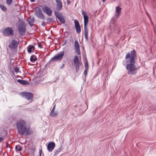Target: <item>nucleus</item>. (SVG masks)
I'll use <instances>...</instances> for the list:
<instances>
[{
	"label": "nucleus",
	"instance_id": "f257e3e1",
	"mask_svg": "<svg viewBox=\"0 0 156 156\" xmlns=\"http://www.w3.org/2000/svg\"><path fill=\"white\" fill-rule=\"evenodd\" d=\"M136 52L135 50L131 51L127 53L125 57L126 63V69L129 74H134L137 72V68L135 65L136 59Z\"/></svg>",
	"mask_w": 156,
	"mask_h": 156
},
{
	"label": "nucleus",
	"instance_id": "f03ea898",
	"mask_svg": "<svg viewBox=\"0 0 156 156\" xmlns=\"http://www.w3.org/2000/svg\"><path fill=\"white\" fill-rule=\"evenodd\" d=\"M18 133L21 135L27 136L30 134L29 128L27 127L26 123L23 120H21L16 123Z\"/></svg>",
	"mask_w": 156,
	"mask_h": 156
},
{
	"label": "nucleus",
	"instance_id": "7ed1b4c3",
	"mask_svg": "<svg viewBox=\"0 0 156 156\" xmlns=\"http://www.w3.org/2000/svg\"><path fill=\"white\" fill-rule=\"evenodd\" d=\"M82 14L83 16L84 21V32L85 39L87 41H88V30L87 28L86 25L88 23V18L86 14V13L83 10L82 11Z\"/></svg>",
	"mask_w": 156,
	"mask_h": 156
},
{
	"label": "nucleus",
	"instance_id": "20e7f679",
	"mask_svg": "<svg viewBox=\"0 0 156 156\" xmlns=\"http://www.w3.org/2000/svg\"><path fill=\"white\" fill-rule=\"evenodd\" d=\"M18 30L19 34L21 35H24L26 32V25L24 22H20L18 25Z\"/></svg>",
	"mask_w": 156,
	"mask_h": 156
},
{
	"label": "nucleus",
	"instance_id": "39448f33",
	"mask_svg": "<svg viewBox=\"0 0 156 156\" xmlns=\"http://www.w3.org/2000/svg\"><path fill=\"white\" fill-rule=\"evenodd\" d=\"M22 97L27 99L28 100H30V101L29 102L30 103L32 101L31 100L33 97V94L30 92H21L20 94Z\"/></svg>",
	"mask_w": 156,
	"mask_h": 156
},
{
	"label": "nucleus",
	"instance_id": "423d86ee",
	"mask_svg": "<svg viewBox=\"0 0 156 156\" xmlns=\"http://www.w3.org/2000/svg\"><path fill=\"white\" fill-rule=\"evenodd\" d=\"M64 55V51H62L56 55L54 57L52 58L50 61H58L61 60Z\"/></svg>",
	"mask_w": 156,
	"mask_h": 156
},
{
	"label": "nucleus",
	"instance_id": "0eeeda50",
	"mask_svg": "<svg viewBox=\"0 0 156 156\" xmlns=\"http://www.w3.org/2000/svg\"><path fill=\"white\" fill-rule=\"evenodd\" d=\"M35 14L38 18L43 20L45 19V16L43 14L41 10L40 9H38L35 10Z\"/></svg>",
	"mask_w": 156,
	"mask_h": 156
},
{
	"label": "nucleus",
	"instance_id": "6e6552de",
	"mask_svg": "<svg viewBox=\"0 0 156 156\" xmlns=\"http://www.w3.org/2000/svg\"><path fill=\"white\" fill-rule=\"evenodd\" d=\"M74 65L75 66V69L76 72H78L79 69V67L81 65V63L80 62L78 57L76 55L73 60Z\"/></svg>",
	"mask_w": 156,
	"mask_h": 156
},
{
	"label": "nucleus",
	"instance_id": "1a4fd4ad",
	"mask_svg": "<svg viewBox=\"0 0 156 156\" xmlns=\"http://www.w3.org/2000/svg\"><path fill=\"white\" fill-rule=\"evenodd\" d=\"M3 34L5 36H8L10 35H13L14 32L11 27H8L4 30Z\"/></svg>",
	"mask_w": 156,
	"mask_h": 156
},
{
	"label": "nucleus",
	"instance_id": "9d476101",
	"mask_svg": "<svg viewBox=\"0 0 156 156\" xmlns=\"http://www.w3.org/2000/svg\"><path fill=\"white\" fill-rule=\"evenodd\" d=\"M19 42L15 40H12L9 44V47L11 49H15L17 48Z\"/></svg>",
	"mask_w": 156,
	"mask_h": 156
},
{
	"label": "nucleus",
	"instance_id": "9b49d317",
	"mask_svg": "<svg viewBox=\"0 0 156 156\" xmlns=\"http://www.w3.org/2000/svg\"><path fill=\"white\" fill-rule=\"evenodd\" d=\"M55 14L56 17L58 18L61 22L63 23H65V19L61 14L55 11Z\"/></svg>",
	"mask_w": 156,
	"mask_h": 156
},
{
	"label": "nucleus",
	"instance_id": "f8f14e48",
	"mask_svg": "<svg viewBox=\"0 0 156 156\" xmlns=\"http://www.w3.org/2000/svg\"><path fill=\"white\" fill-rule=\"evenodd\" d=\"M43 11L46 13L48 16H51L52 14V11L47 6H45L42 8Z\"/></svg>",
	"mask_w": 156,
	"mask_h": 156
},
{
	"label": "nucleus",
	"instance_id": "ddd939ff",
	"mask_svg": "<svg viewBox=\"0 0 156 156\" xmlns=\"http://www.w3.org/2000/svg\"><path fill=\"white\" fill-rule=\"evenodd\" d=\"M74 48L76 53L78 55H79L80 54V46L77 40H76L75 42Z\"/></svg>",
	"mask_w": 156,
	"mask_h": 156
},
{
	"label": "nucleus",
	"instance_id": "4468645a",
	"mask_svg": "<svg viewBox=\"0 0 156 156\" xmlns=\"http://www.w3.org/2000/svg\"><path fill=\"white\" fill-rule=\"evenodd\" d=\"M56 2V9L59 11L61 10L62 7V4L61 0H55Z\"/></svg>",
	"mask_w": 156,
	"mask_h": 156
},
{
	"label": "nucleus",
	"instance_id": "2eb2a0df",
	"mask_svg": "<svg viewBox=\"0 0 156 156\" xmlns=\"http://www.w3.org/2000/svg\"><path fill=\"white\" fill-rule=\"evenodd\" d=\"M55 147V144L53 142L49 143L47 146V149L49 152L51 151Z\"/></svg>",
	"mask_w": 156,
	"mask_h": 156
},
{
	"label": "nucleus",
	"instance_id": "dca6fc26",
	"mask_svg": "<svg viewBox=\"0 0 156 156\" xmlns=\"http://www.w3.org/2000/svg\"><path fill=\"white\" fill-rule=\"evenodd\" d=\"M121 8L119 6H116L115 7V16L118 17L119 15L121 13Z\"/></svg>",
	"mask_w": 156,
	"mask_h": 156
},
{
	"label": "nucleus",
	"instance_id": "f3484780",
	"mask_svg": "<svg viewBox=\"0 0 156 156\" xmlns=\"http://www.w3.org/2000/svg\"><path fill=\"white\" fill-rule=\"evenodd\" d=\"M58 114V111L52 112V111H51L50 113V115L51 117H55L57 116Z\"/></svg>",
	"mask_w": 156,
	"mask_h": 156
},
{
	"label": "nucleus",
	"instance_id": "a211bd4d",
	"mask_svg": "<svg viewBox=\"0 0 156 156\" xmlns=\"http://www.w3.org/2000/svg\"><path fill=\"white\" fill-rule=\"evenodd\" d=\"M34 21L35 19L34 18L30 19L28 20V23L31 27L33 25V23H34Z\"/></svg>",
	"mask_w": 156,
	"mask_h": 156
},
{
	"label": "nucleus",
	"instance_id": "6ab92c4d",
	"mask_svg": "<svg viewBox=\"0 0 156 156\" xmlns=\"http://www.w3.org/2000/svg\"><path fill=\"white\" fill-rule=\"evenodd\" d=\"M17 81L21 84L24 85L28 84V82L25 80H17Z\"/></svg>",
	"mask_w": 156,
	"mask_h": 156
},
{
	"label": "nucleus",
	"instance_id": "aec40b11",
	"mask_svg": "<svg viewBox=\"0 0 156 156\" xmlns=\"http://www.w3.org/2000/svg\"><path fill=\"white\" fill-rule=\"evenodd\" d=\"M34 48V46L33 45H29L28 46L27 49V52L28 53H31L32 51V49Z\"/></svg>",
	"mask_w": 156,
	"mask_h": 156
},
{
	"label": "nucleus",
	"instance_id": "412c9836",
	"mask_svg": "<svg viewBox=\"0 0 156 156\" xmlns=\"http://www.w3.org/2000/svg\"><path fill=\"white\" fill-rule=\"evenodd\" d=\"M37 59L35 55H32L30 57V61L32 62H34L37 60Z\"/></svg>",
	"mask_w": 156,
	"mask_h": 156
},
{
	"label": "nucleus",
	"instance_id": "4be33fe9",
	"mask_svg": "<svg viewBox=\"0 0 156 156\" xmlns=\"http://www.w3.org/2000/svg\"><path fill=\"white\" fill-rule=\"evenodd\" d=\"M75 28L76 29V33L77 34H79L80 32L81 31L80 26L75 27Z\"/></svg>",
	"mask_w": 156,
	"mask_h": 156
},
{
	"label": "nucleus",
	"instance_id": "5701e85b",
	"mask_svg": "<svg viewBox=\"0 0 156 156\" xmlns=\"http://www.w3.org/2000/svg\"><path fill=\"white\" fill-rule=\"evenodd\" d=\"M14 71L16 74L18 73H20V71L19 68L17 66H16L14 67Z\"/></svg>",
	"mask_w": 156,
	"mask_h": 156
},
{
	"label": "nucleus",
	"instance_id": "b1692460",
	"mask_svg": "<svg viewBox=\"0 0 156 156\" xmlns=\"http://www.w3.org/2000/svg\"><path fill=\"white\" fill-rule=\"evenodd\" d=\"M0 8L4 11H6L7 9L6 7L0 4Z\"/></svg>",
	"mask_w": 156,
	"mask_h": 156
},
{
	"label": "nucleus",
	"instance_id": "393cba45",
	"mask_svg": "<svg viewBox=\"0 0 156 156\" xmlns=\"http://www.w3.org/2000/svg\"><path fill=\"white\" fill-rule=\"evenodd\" d=\"M74 24L75 27L80 26L79 22L77 20H74Z\"/></svg>",
	"mask_w": 156,
	"mask_h": 156
},
{
	"label": "nucleus",
	"instance_id": "a878e982",
	"mask_svg": "<svg viewBox=\"0 0 156 156\" xmlns=\"http://www.w3.org/2000/svg\"><path fill=\"white\" fill-rule=\"evenodd\" d=\"M15 148L16 150L19 151H21L22 149V147H21L20 146L18 147L17 146H15Z\"/></svg>",
	"mask_w": 156,
	"mask_h": 156
},
{
	"label": "nucleus",
	"instance_id": "bb28decb",
	"mask_svg": "<svg viewBox=\"0 0 156 156\" xmlns=\"http://www.w3.org/2000/svg\"><path fill=\"white\" fill-rule=\"evenodd\" d=\"M13 0H6V4L10 5L11 4Z\"/></svg>",
	"mask_w": 156,
	"mask_h": 156
},
{
	"label": "nucleus",
	"instance_id": "cd10ccee",
	"mask_svg": "<svg viewBox=\"0 0 156 156\" xmlns=\"http://www.w3.org/2000/svg\"><path fill=\"white\" fill-rule=\"evenodd\" d=\"M88 71V69H85L84 70V75L85 77H86L87 74V72Z\"/></svg>",
	"mask_w": 156,
	"mask_h": 156
},
{
	"label": "nucleus",
	"instance_id": "c85d7f7f",
	"mask_svg": "<svg viewBox=\"0 0 156 156\" xmlns=\"http://www.w3.org/2000/svg\"><path fill=\"white\" fill-rule=\"evenodd\" d=\"M84 65L85 66V69H88V65L87 62H86L84 63Z\"/></svg>",
	"mask_w": 156,
	"mask_h": 156
},
{
	"label": "nucleus",
	"instance_id": "c756f323",
	"mask_svg": "<svg viewBox=\"0 0 156 156\" xmlns=\"http://www.w3.org/2000/svg\"><path fill=\"white\" fill-rule=\"evenodd\" d=\"M51 20H52V19L51 18H47V20L48 22L49 23H50L51 22Z\"/></svg>",
	"mask_w": 156,
	"mask_h": 156
},
{
	"label": "nucleus",
	"instance_id": "7c9ffc66",
	"mask_svg": "<svg viewBox=\"0 0 156 156\" xmlns=\"http://www.w3.org/2000/svg\"><path fill=\"white\" fill-rule=\"evenodd\" d=\"M42 152V150L40 149L39 150V156H41Z\"/></svg>",
	"mask_w": 156,
	"mask_h": 156
},
{
	"label": "nucleus",
	"instance_id": "2f4dec72",
	"mask_svg": "<svg viewBox=\"0 0 156 156\" xmlns=\"http://www.w3.org/2000/svg\"><path fill=\"white\" fill-rule=\"evenodd\" d=\"M45 22L44 21H43L42 22V24H41V25L43 26V27H45Z\"/></svg>",
	"mask_w": 156,
	"mask_h": 156
},
{
	"label": "nucleus",
	"instance_id": "473e14b6",
	"mask_svg": "<svg viewBox=\"0 0 156 156\" xmlns=\"http://www.w3.org/2000/svg\"><path fill=\"white\" fill-rule=\"evenodd\" d=\"M64 64H62V65L60 67V69H62L64 67Z\"/></svg>",
	"mask_w": 156,
	"mask_h": 156
},
{
	"label": "nucleus",
	"instance_id": "72a5a7b5",
	"mask_svg": "<svg viewBox=\"0 0 156 156\" xmlns=\"http://www.w3.org/2000/svg\"><path fill=\"white\" fill-rule=\"evenodd\" d=\"M62 150L61 149V148H59L57 150V151L58 152H59L61 150Z\"/></svg>",
	"mask_w": 156,
	"mask_h": 156
},
{
	"label": "nucleus",
	"instance_id": "f704fd0d",
	"mask_svg": "<svg viewBox=\"0 0 156 156\" xmlns=\"http://www.w3.org/2000/svg\"><path fill=\"white\" fill-rule=\"evenodd\" d=\"M3 138L2 137H0V143L3 140Z\"/></svg>",
	"mask_w": 156,
	"mask_h": 156
},
{
	"label": "nucleus",
	"instance_id": "c9c22d12",
	"mask_svg": "<svg viewBox=\"0 0 156 156\" xmlns=\"http://www.w3.org/2000/svg\"><path fill=\"white\" fill-rule=\"evenodd\" d=\"M70 3V1L69 0H67V3L68 4H69Z\"/></svg>",
	"mask_w": 156,
	"mask_h": 156
},
{
	"label": "nucleus",
	"instance_id": "e433bc0d",
	"mask_svg": "<svg viewBox=\"0 0 156 156\" xmlns=\"http://www.w3.org/2000/svg\"><path fill=\"white\" fill-rule=\"evenodd\" d=\"M38 46L39 47H40L41 48H42V46H41V44H38Z\"/></svg>",
	"mask_w": 156,
	"mask_h": 156
},
{
	"label": "nucleus",
	"instance_id": "4c0bfd02",
	"mask_svg": "<svg viewBox=\"0 0 156 156\" xmlns=\"http://www.w3.org/2000/svg\"><path fill=\"white\" fill-rule=\"evenodd\" d=\"M30 1H31V2H35V0H30Z\"/></svg>",
	"mask_w": 156,
	"mask_h": 156
},
{
	"label": "nucleus",
	"instance_id": "58836bf2",
	"mask_svg": "<svg viewBox=\"0 0 156 156\" xmlns=\"http://www.w3.org/2000/svg\"><path fill=\"white\" fill-rule=\"evenodd\" d=\"M12 72L13 75H15V73L13 71H12Z\"/></svg>",
	"mask_w": 156,
	"mask_h": 156
},
{
	"label": "nucleus",
	"instance_id": "ea45409f",
	"mask_svg": "<svg viewBox=\"0 0 156 156\" xmlns=\"http://www.w3.org/2000/svg\"><path fill=\"white\" fill-rule=\"evenodd\" d=\"M54 108H53L51 110V111H52V112H54Z\"/></svg>",
	"mask_w": 156,
	"mask_h": 156
},
{
	"label": "nucleus",
	"instance_id": "a19ab883",
	"mask_svg": "<svg viewBox=\"0 0 156 156\" xmlns=\"http://www.w3.org/2000/svg\"><path fill=\"white\" fill-rule=\"evenodd\" d=\"M55 105H54V106H53V108L55 109Z\"/></svg>",
	"mask_w": 156,
	"mask_h": 156
},
{
	"label": "nucleus",
	"instance_id": "79ce46f5",
	"mask_svg": "<svg viewBox=\"0 0 156 156\" xmlns=\"http://www.w3.org/2000/svg\"><path fill=\"white\" fill-rule=\"evenodd\" d=\"M105 0H102V1H103V2H105Z\"/></svg>",
	"mask_w": 156,
	"mask_h": 156
}]
</instances>
